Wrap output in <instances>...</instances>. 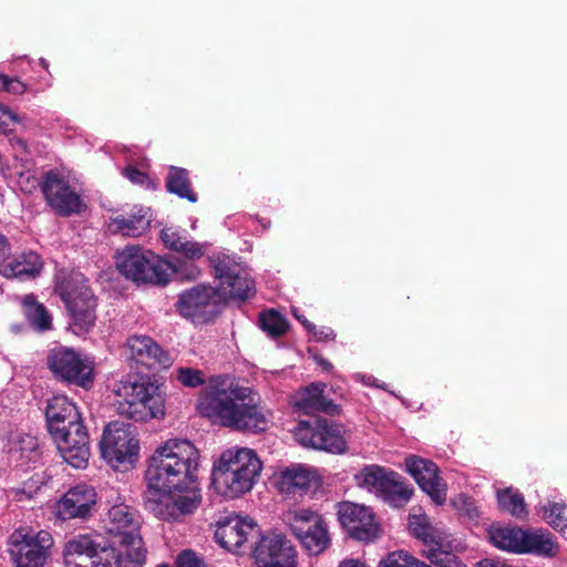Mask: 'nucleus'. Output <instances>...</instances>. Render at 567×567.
<instances>
[{"instance_id":"obj_1","label":"nucleus","mask_w":567,"mask_h":567,"mask_svg":"<svg viewBox=\"0 0 567 567\" xmlns=\"http://www.w3.org/2000/svg\"><path fill=\"white\" fill-rule=\"evenodd\" d=\"M198 458V450L187 440H169L150 457L145 504L157 517L174 518L197 508Z\"/></svg>"},{"instance_id":"obj_2","label":"nucleus","mask_w":567,"mask_h":567,"mask_svg":"<svg viewBox=\"0 0 567 567\" xmlns=\"http://www.w3.org/2000/svg\"><path fill=\"white\" fill-rule=\"evenodd\" d=\"M199 412L221 426L241 432H262L270 413L256 401L250 388L213 378L198 401Z\"/></svg>"},{"instance_id":"obj_3","label":"nucleus","mask_w":567,"mask_h":567,"mask_svg":"<svg viewBox=\"0 0 567 567\" xmlns=\"http://www.w3.org/2000/svg\"><path fill=\"white\" fill-rule=\"evenodd\" d=\"M141 520L137 512L124 503L114 504L103 519V528L110 536L111 548L103 550L96 567H142L146 549L140 535Z\"/></svg>"},{"instance_id":"obj_4","label":"nucleus","mask_w":567,"mask_h":567,"mask_svg":"<svg viewBox=\"0 0 567 567\" xmlns=\"http://www.w3.org/2000/svg\"><path fill=\"white\" fill-rule=\"evenodd\" d=\"M261 470L262 463L254 450L238 446L228 449L213 468L214 488L223 496L236 498L254 487Z\"/></svg>"},{"instance_id":"obj_5","label":"nucleus","mask_w":567,"mask_h":567,"mask_svg":"<svg viewBox=\"0 0 567 567\" xmlns=\"http://www.w3.org/2000/svg\"><path fill=\"white\" fill-rule=\"evenodd\" d=\"M117 412L135 422L163 417L165 399L156 382L147 377L121 382L115 390Z\"/></svg>"},{"instance_id":"obj_6","label":"nucleus","mask_w":567,"mask_h":567,"mask_svg":"<svg viewBox=\"0 0 567 567\" xmlns=\"http://www.w3.org/2000/svg\"><path fill=\"white\" fill-rule=\"evenodd\" d=\"M115 264L124 277L135 282L165 285L172 272L171 264L140 246H126L118 251Z\"/></svg>"},{"instance_id":"obj_7","label":"nucleus","mask_w":567,"mask_h":567,"mask_svg":"<svg viewBox=\"0 0 567 567\" xmlns=\"http://www.w3.org/2000/svg\"><path fill=\"white\" fill-rule=\"evenodd\" d=\"M295 436L305 447L324 451L332 454H344L348 451L350 432L339 423L324 417H309L299 421Z\"/></svg>"},{"instance_id":"obj_8","label":"nucleus","mask_w":567,"mask_h":567,"mask_svg":"<svg viewBox=\"0 0 567 567\" xmlns=\"http://www.w3.org/2000/svg\"><path fill=\"white\" fill-rule=\"evenodd\" d=\"M102 457L114 468L126 471L138 460L140 444L135 429L125 422L106 425L100 442Z\"/></svg>"},{"instance_id":"obj_9","label":"nucleus","mask_w":567,"mask_h":567,"mask_svg":"<svg viewBox=\"0 0 567 567\" xmlns=\"http://www.w3.org/2000/svg\"><path fill=\"white\" fill-rule=\"evenodd\" d=\"M56 291L64 301L73 320L76 333L89 331L95 323V298L91 289L83 282L82 276L58 282Z\"/></svg>"},{"instance_id":"obj_10","label":"nucleus","mask_w":567,"mask_h":567,"mask_svg":"<svg viewBox=\"0 0 567 567\" xmlns=\"http://www.w3.org/2000/svg\"><path fill=\"white\" fill-rule=\"evenodd\" d=\"M10 539V555L16 567H43L53 545V538L47 530L33 533L19 528Z\"/></svg>"},{"instance_id":"obj_11","label":"nucleus","mask_w":567,"mask_h":567,"mask_svg":"<svg viewBox=\"0 0 567 567\" xmlns=\"http://www.w3.org/2000/svg\"><path fill=\"white\" fill-rule=\"evenodd\" d=\"M223 299L218 288L197 285L182 291L175 303L176 311L196 323L208 322L218 313Z\"/></svg>"},{"instance_id":"obj_12","label":"nucleus","mask_w":567,"mask_h":567,"mask_svg":"<svg viewBox=\"0 0 567 567\" xmlns=\"http://www.w3.org/2000/svg\"><path fill=\"white\" fill-rule=\"evenodd\" d=\"M48 367L55 378L83 389L93 385V363L70 348H55L48 354Z\"/></svg>"},{"instance_id":"obj_13","label":"nucleus","mask_w":567,"mask_h":567,"mask_svg":"<svg viewBox=\"0 0 567 567\" xmlns=\"http://www.w3.org/2000/svg\"><path fill=\"white\" fill-rule=\"evenodd\" d=\"M409 528L414 537L422 540L429 548L424 556L436 567H465L455 555L444 549L447 534L433 526L424 514H412L409 518Z\"/></svg>"},{"instance_id":"obj_14","label":"nucleus","mask_w":567,"mask_h":567,"mask_svg":"<svg viewBox=\"0 0 567 567\" xmlns=\"http://www.w3.org/2000/svg\"><path fill=\"white\" fill-rule=\"evenodd\" d=\"M40 186L48 205L58 215L68 217L78 215L85 209L81 195L63 173L58 171L45 173Z\"/></svg>"},{"instance_id":"obj_15","label":"nucleus","mask_w":567,"mask_h":567,"mask_svg":"<svg viewBox=\"0 0 567 567\" xmlns=\"http://www.w3.org/2000/svg\"><path fill=\"white\" fill-rule=\"evenodd\" d=\"M214 276L219 281L223 302L227 299L246 300L255 293V284L248 272L228 258L217 260Z\"/></svg>"},{"instance_id":"obj_16","label":"nucleus","mask_w":567,"mask_h":567,"mask_svg":"<svg viewBox=\"0 0 567 567\" xmlns=\"http://www.w3.org/2000/svg\"><path fill=\"white\" fill-rule=\"evenodd\" d=\"M62 458L74 468H85L91 455L90 437L83 422L70 424L59 434L50 433Z\"/></svg>"},{"instance_id":"obj_17","label":"nucleus","mask_w":567,"mask_h":567,"mask_svg":"<svg viewBox=\"0 0 567 567\" xmlns=\"http://www.w3.org/2000/svg\"><path fill=\"white\" fill-rule=\"evenodd\" d=\"M258 538L259 530L252 520L231 514L217 522L215 539L228 551L240 553L249 540Z\"/></svg>"},{"instance_id":"obj_18","label":"nucleus","mask_w":567,"mask_h":567,"mask_svg":"<svg viewBox=\"0 0 567 567\" xmlns=\"http://www.w3.org/2000/svg\"><path fill=\"white\" fill-rule=\"evenodd\" d=\"M251 554L257 567H296V550L282 535L260 537Z\"/></svg>"},{"instance_id":"obj_19","label":"nucleus","mask_w":567,"mask_h":567,"mask_svg":"<svg viewBox=\"0 0 567 567\" xmlns=\"http://www.w3.org/2000/svg\"><path fill=\"white\" fill-rule=\"evenodd\" d=\"M405 470L435 504L442 505L445 503L447 485L440 476L435 463L413 455L405 460Z\"/></svg>"},{"instance_id":"obj_20","label":"nucleus","mask_w":567,"mask_h":567,"mask_svg":"<svg viewBox=\"0 0 567 567\" xmlns=\"http://www.w3.org/2000/svg\"><path fill=\"white\" fill-rule=\"evenodd\" d=\"M338 516L348 534L358 540L369 542L378 533L373 513L367 506L351 502L340 503Z\"/></svg>"},{"instance_id":"obj_21","label":"nucleus","mask_w":567,"mask_h":567,"mask_svg":"<svg viewBox=\"0 0 567 567\" xmlns=\"http://www.w3.org/2000/svg\"><path fill=\"white\" fill-rule=\"evenodd\" d=\"M97 494L87 484L71 487L58 503V514L63 519L87 518L96 511Z\"/></svg>"},{"instance_id":"obj_22","label":"nucleus","mask_w":567,"mask_h":567,"mask_svg":"<svg viewBox=\"0 0 567 567\" xmlns=\"http://www.w3.org/2000/svg\"><path fill=\"white\" fill-rule=\"evenodd\" d=\"M326 389L324 383H311L298 390L292 399L296 412L310 417H316L315 414L318 412L328 415L339 414V405L324 394Z\"/></svg>"},{"instance_id":"obj_23","label":"nucleus","mask_w":567,"mask_h":567,"mask_svg":"<svg viewBox=\"0 0 567 567\" xmlns=\"http://www.w3.org/2000/svg\"><path fill=\"white\" fill-rule=\"evenodd\" d=\"M126 347L130 358L148 369L168 368L172 364L169 354L148 336H132L127 339Z\"/></svg>"},{"instance_id":"obj_24","label":"nucleus","mask_w":567,"mask_h":567,"mask_svg":"<svg viewBox=\"0 0 567 567\" xmlns=\"http://www.w3.org/2000/svg\"><path fill=\"white\" fill-rule=\"evenodd\" d=\"M315 482L313 472L305 466L293 465L280 472L276 486L286 499H298L309 492Z\"/></svg>"},{"instance_id":"obj_25","label":"nucleus","mask_w":567,"mask_h":567,"mask_svg":"<svg viewBox=\"0 0 567 567\" xmlns=\"http://www.w3.org/2000/svg\"><path fill=\"white\" fill-rule=\"evenodd\" d=\"M43 261L34 251H24L13 257L10 251L0 259V274L6 278L31 279L42 270Z\"/></svg>"},{"instance_id":"obj_26","label":"nucleus","mask_w":567,"mask_h":567,"mask_svg":"<svg viewBox=\"0 0 567 567\" xmlns=\"http://www.w3.org/2000/svg\"><path fill=\"white\" fill-rule=\"evenodd\" d=\"M45 419L49 433L59 435L63 427L82 421L76 406L64 395H56L49 400Z\"/></svg>"},{"instance_id":"obj_27","label":"nucleus","mask_w":567,"mask_h":567,"mask_svg":"<svg viewBox=\"0 0 567 567\" xmlns=\"http://www.w3.org/2000/svg\"><path fill=\"white\" fill-rule=\"evenodd\" d=\"M106 548L111 546L109 544L102 546L92 535L79 534L65 543L63 553L66 558L86 556L91 558V567H96V560H104L101 555Z\"/></svg>"},{"instance_id":"obj_28","label":"nucleus","mask_w":567,"mask_h":567,"mask_svg":"<svg viewBox=\"0 0 567 567\" xmlns=\"http://www.w3.org/2000/svg\"><path fill=\"white\" fill-rule=\"evenodd\" d=\"M151 224L148 208L134 207L128 215H117L112 218L111 226L115 231L124 236L137 237L142 235Z\"/></svg>"},{"instance_id":"obj_29","label":"nucleus","mask_w":567,"mask_h":567,"mask_svg":"<svg viewBox=\"0 0 567 567\" xmlns=\"http://www.w3.org/2000/svg\"><path fill=\"white\" fill-rule=\"evenodd\" d=\"M559 545L548 530L534 529L525 532L523 554H534L544 557H555Z\"/></svg>"},{"instance_id":"obj_30","label":"nucleus","mask_w":567,"mask_h":567,"mask_svg":"<svg viewBox=\"0 0 567 567\" xmlns=\"http://www.w3.org/2000/svg\"><path fill=\"white\" fill-rule=\"evenodd\" d=\"M161 239L168 249L189 259H199L205 252V247L202 244L187 239L174 228H164L161 231Z\"/></svg>"},{"instance_id":"obj_31","label":"nucleus","mask_w":567,"mask_h":567,"mask_svg":"<svg viewBox=\"0 0 567 567\" xmlns=\"http://www.w3.org/2000/svg\"><path fill=\"white\" fill-rule=\"evenodd\" d=\"M525 532L518 527H496L491 529L489 539L499 549L523 554Z\"/></svg>"},{"instance_id":"obj_32","label":"nucleus","mask_w":567,"mask_h":567,"mask_svg":"<svg viewBox=\"0 0 567 567\" xmlns=\"http://www.w3.org/2000/svg\"><path fill=\"white\" fill-rule=\"evenodd\" d=\"M322 519V516L317 512L302 507L290 508L282 514V520L296 537L305 534L308 528L319 524Z\"/></svg>"},{"instance_id":"obj_33","label":"nucleus","mask_w":567,"mask_h":567,"mask_svg":"<svg viewBox=\"0 0 567 567\" xmlns=\"http://www.w3.org/2000/svg\"><path fill=\"white\" fill-rule=\"evenodd\" d=\"M22 307L27 321L34 330L43 332L52 328V317L47 308L35 300L34 296H24Z\"/></svg>"},{"instance_id":"obj_34","label":"nucleus","mask_w":567,"mask_h":567,"mask_svg":"<svg viewBox=\"0 0 567 567\" xmlns=\"http://www.w3.org/2000/svg\"><path fill=\"white\" fill-rule=\"evenodd\" d=\"M297 538L311 555L322 553L330 544L328 526L324 519L308 528L305 534H300Z\"/></svg>"},{"instance_id":"obj_35","label":"nucleus","mask_w":567,"mask_h":567,"mask_svg":"<svg viewBox=\"0 0 567 567\" xmlns=\"http://www.w3.org/2000/svg\"><path fill=\"white\" fill-rule=\"evenodd\" d=\"M166 189L190 203L197 202V196L190 188L188 172L185 168L171 166L166 177Z\"/></svg>"},{"instance_id":"obj_36","label":"nucleus","mask_w":567,"mask_h":567,"mask_svg":"<svg viewBox=\"0 0 567 567\" xmlns=\"http://www.w3.org/2000/svg\"><path fill=\"white\" fill-rule=\"evenodd\" d=\"M391 472L379 465H367L355 475V481L359 486L380 495Z\"/></svg>"},{"instance_id":"obj_37","label":"nucleus","mask_w":567,"mask_h":567,"mask_svg":"<svg viewBox=\"0 0 567 567\" xmlns=\"http://www.w3.org/2000/svg\"><path fill=\"white\" fill-rule=\"evenodd\" d=\"M413 494V489L395 472H391L385 481L381 496L390 503H406Z\"/></svg>"},{"instance_id":"obj_38","label":"nucleus","mask_w":567,"mask_h":567,"mask_svg":"<svg viewBox=\"0 0 567 567\" xmlns=\"http://www.w3.org/2000/svg\"><path fill=\"white\" fill-rule=\"evenodd\" d=\"M11 454L21 461V465L37 462L40 457L37 439L29 434L20 436L11 449Z\"/></svg>"},{"instance_id":"obj_39","label":"nucleus","mask_w":567,"mask_h":567,"mask_svg":"<svg viewBox=\"0 0 567 567\" xmlns=\"http://www.w3.org/2000/svg\"><path fill=\"white\" fill-rule=\"evenodd\" d=\"M498 505L502 511L508 512L517 518H523L527 515L526 504L524 497L517 491L508 487L497 493Z\"/></svg>"},{"instance_id":"obj_40","label":"nucleus","mask_w":567,"mask_h":567,"mask_svg":"<svg viewBox=\"0 0 567 567\" xmlns=\"http://www.w3.org/2000/svg\"><path fill=\"white\" fill-rule=\"evenodd\" d=\"M543 509L544 519L567 538V505L548 502Z\"/></svg>"},{"instance_id":"obj_41","label":"nucleus","mask_w":567,"mask_h":567,"mask_svg":"<svg viewBox=\"0 0 567 567\" xmlns=\"http://www.w3.org/2000/svg\"><path fill=\"white\" fill-rule=\"evenodd\" d=\"M259 326L262 331L272 338L282 336L288 328L286 319L275 310L260 313Z\"/></svg>"},{"instance_id":"obj_42","label":"nucleus","mask_w":567,"mask_h":567,"mask_svg":"<svg viewBox=\"0 0 567 567\" xmlns=\"http://www.w3.org/2000/svg\"><path fill=\"white\" fill-rule=\"evenodd\" d=\"M414 556L408 551L398 550L390 553L386 558L382 559L379 567H413Z\"/></svg>"},{"instance_id":"obj_43","label":"nucleus","mask_w":567,"mask_h":567,"mask_svg":"<svg viewBox=\"0 0 567 567\" xmlns=\"http://www.w3.org/2000/svg\"><path fill=\"white\" fill-rule=\"evenodd\" d=\"M177 379L183 385L190 388L204 383L203 373L199 370L190 368H179L177 370Z\"/></svg>"},{"instance_id":"obj_44","label":"nucleus","mask_w":567,"mask_h":567,"mask_svg":"<svg viewBox=\"0 0 567 567\" xmlns=\"http://www.w3.org/2000/svg\"><path fill=\"white\" fill-rule=\"evenodd\" d=\"M25 84L19 79L0 75V90L12 94H22L25 92Z\"/></svg>"},{"instance_id":"obj_45","label":"nucleus","mask_w":567,"mask_h":567,"mask_svg":"<svg viewBox=\"0 0 567 567\" xmlns=\"http://www.w3.org/2000/svg\"><path fill=\"white\" fill-rule=\"evenodd\" d=\"M177 567H205L203 561L190 550L181 553L177 557Z\"/></svg>"},{"instance_id":"obj_46","label":"nucleus","mask_w":567,"mask_h":567,"mask_svg":"<svg viewBox=\"0 0 567 567\" xmlns=\"http://www.w3.org/2000/svg\"><path fill=\"white\" fill-rule=\"evenodd\" d=\"M124 175L126 178H128L132 183L135 184H143L147 179V175L144 172L133 166L126 167L124 169Z\"/></svg>"},{"instance_id":"obj_47","label":"nucleus","mask_w":567,"mask_h":567,"mask_svg":"<svg viewBox=\"0 0 567 567\" xmlns=\"http://www.w3.org/2000/svg\"><path fill=\"white\" fill-rule=\"evenodd\" d=\"M0 114L7 115L12 122H19V116L14 112H12L8 106L0 104ZM2 124L0 123V127Z\"/></svg>"},{"instance_id":"obj_48","label":"nucleus","mask_w":567,"mask_h":567,"mask_svg":"<svg viewBox=\"0 0 567 567\" xmlns=\"http://www.w3.org/2000/svg\"><path fill=\"white\" fill-rule=\"evenodd\" d=\"M10 250L8 239L0 234V259L3 258Z\"/></svg>"},{"instance_id":"obj_49","label":"nucleus","mask_w":567,"mask_h":567,"mask_svg":"<svg viewBox=\"0 0 567 567\" xmlns=\"http://www.w3.org/2000/svg\"><path fill=\"white\" fill-rule=\"evenodd\" d=\"M339 567H368L364 563L359 559H347L343 560Z\"/></svg>"},{"instance_id":"obj_50","label":"nucleus","mask_w":567,"mask_h":567,"mask_svg":"<svg viewBox=\"0 0 567 567\" xmlns=\"http://www.w3.org/2000/svg\"><path fill=\"white\" fill-rule=\"evenodd\" d=\"M317 363L326 371H330L332 369V364L322 357H316L315 358Z\"/></svg>"},{"instance_id":"obj_51","label":"nucleus","mask_w":567,"mask_h":567,"mask_svg":"<svg viewBox=\"0 0 567 567\" xmlns=\"http://www.w3.org/2000/svg\"><path fill=\"white\" fill-rule=\"evenodd\" d=\"M295 317L309 330L315 329V326L310 323L307 319H305L302 316H299L295 312Z\"/></svg>"},{"instance_id":"obj_52","label":"nucleus","mask_w":567,"mask_h":567,"mask_svg":"<svg viewBox=\"0 0 567 567\" xmlns=\"http://www.w3.org/2000/svg\"><path fill=\"white\" fill-rule=\"evenodd\" d=\"M333 339L334 338V333L331 329H327L326 331L322 330L320 331V336H319V339Z\"/></svg>"},{"instance_id":"obj_53","label":"nucleus","mask_w":567,"mask_h":567,"mask_svg":"<svg viewBox=\"0 0 567 567\" xmlns=\"http://www.w3.org/2000/svg\"><path fill=\"white\" fill-rule=\"evenodd\" d=\"M413 567H431V566L426 565L424 561L419 560L417 558L414 557Z\"/></svg>"},{"instance_id":"obj_54","label":"nucleus","mask_w":567,"mask_h":567,"mask_svg":"<svg viewBox=\"0 0 567 567\" xmlns=\"http://www.w3.org/2000/svg\"><path fill=\"white\" fill-rule=\"evenodd\" d=\"M198 275H199V270H198L197 268H193V269L190 270V274H189V275H187V277H188L189 279H195Z\"/></svg>"},{"instance_id":"obj_55","label":"nucleus","mask_w":567,"mask_h":567,"mask_svg":"<svg viewBox=\"0 0 567 567\" xmlns=\"http://www.w3.org/2000/svg\"><path fill=\"white\" fill-rule=\"evenodd\" d=\"M156 567H169V566H168V565H166V564H162V565H158V566H156Z\"/></svg>"}]
</instances>
